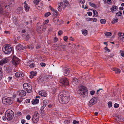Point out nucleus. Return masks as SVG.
Here are the masks:
<instances>
[{
  "mask_svg": "<svg viewBox=\"0 0 124 124\" xmlns=\"http://www.w3.org/2000/svg\"><path fill=\"white\" fill-rule=\"evenodd\" d=\"M88 93V90L84 86L79 88L78 93L79 95L81 96L82 98L87 95Z\"/></svg>",
  "mask_w": 124,
  "mask_h": 124,
  "instance_id": "f257e3e1",
  "label": "nucleus"
},
{
  "mask_svg": "<svg viewBox=\"0 0 124 124\" xmlns=\"http://www.w3.org/2000/svg\"><path fill=\"white\" fill-rule=\"evenodd\" d=\"M2 102L5 104L7 105L11 104L13 102L11 98L7 97H5L2 98Z\"/></svg>",
  "mask_w": 124,
  "mask_h": 124,
  "instance_id": "f03ea898",
  "label": "nucleus"
},
{
  "mask_svg": "<svg viewBox=\"0 0 124 124\" xmlns=\"http://www.w3.org/2000/svg\"><path fill=\"white\" fill-rule=\"evenodd\" d=\"M7 116L6 118L8 120H11L14 116V113L11 110H8L7 111L6 113V115Z\"/></svg>",
  "mask_w": 124,
  "mask_h": 124,
  "instance_id": "7ed1b4c3",
  "label": "nucleus"
},
{
  "mask_svg": "<svg viewBox=\"0 0 124 124\" xmlns=\"http://www.w3.org/2000/svg\"><path fill=\"white\" fill-rule=\"evenodd\" d=\"M23 86L24 90L26 91L27 93H29L31 92L32 89L30 84L28 83H25L23 84Z\"/></svg>",
  "mask_w": 124,
  "mask_h": 124,
  "instance_id": "20e7f679",
  "label": "nucleus"
},
{
  "mask_svg": "<svg viewBox=\"0 0 124 124\" xmlns=\"http://www.w3.org/2000/svg\"><path fill=\"white\" fill-rule=\"evenodd\" d=\"M12 5V3H9L8 5H4V4H3L1 6V5L0 4V14L2 15H4V13H5V12L4 11H3L2 8V7H4L5 6V8H6V9H8V8H7L8 7L9 8L11 7Z\"/></svg>",
  "mask_w": 124,
  "mask_h": 124,
  "instance_id": "39448f33",
  "label": "nucleus"
},
{
  "mask_svg": "<svg viewBox=\"0 0 124 124\" xmlns=\"http://www.w3.org/2000/svg\"><path fill=\"white\" fill-rule=\"evenodd\" d=\"M60 82L61 84V85L63 86H65L69 85V81L66 78L61 79L60 81Z\"/></svg>",
  "mask_w": 124,
  "mask_h": 124,
  "instance_id": "423d86ee",
  "label": "nucleus"
},
{
  "mask_svg": "<svg viewBox=\"0 0 124 124\" xmlns=\"http://www.w3.org/2000/svg\"><path fill=\"white\" fill-rule=\"evenodd\" d=\"M4 48H2L3 51L6 54H9L12 51V48L10 46H6Z\"/></svg>",
  "mask_w": 124,
  "mask_h": 124,
  "instance_id": "0eeeda50",
  "label": "nucleus"
},
{
  "mask_svg": "<svg viewBox=\"0 0 124 124\" xmlns=\"http://www.w3.org/2000/svg\"><path fill=\"white\" fill-rule=\"evenodd\" d=\"M69 96H65L59 98V100L60 103L62 104L67 103L69 101Z\"/></svg>",
  "mask_w": 124,
  "mask_h": 124,
  "instance_id": "6e6552de",
  "label": "nucleus"
},
{
  "mask_svg": "<svg viewBox=\"0 0 124 124\" xmlns=\"http://www.w3.org/2000/svg\"><path fill=\"white\" fill-rule=\"evenodd\" d=\"M39 117L38 112L37 111L35 112L32 118L33 122L35 123H37L39 120Z\"/></svg>",
  "mask_w": 124,
  "mask_h": 124,
  "instance_id": "1a4fd4ad",
  "label": "nucleus"
},
{
  "mask_svg": "<svg viewBox=\"0 0 124 124\" xmlns=\"http://www.w3.org/2000/svg\"><path fill=\"white\" fill-rule=\"evenodd\" d=\"M98 98L97 97H93L90 101L89 103V105L91 107L96 103L98 101Z\"/></svg>",
  "mask_w": 124,
  "mask_h": 124,
  "instance_id": "9d476101",
  "label": "nucleus"
},
{
  "mask_svg": "<svg viewBox=\"0 0 124 124\" xmlns=\"http://www.w3.org/2000/svg\"><path fill=\"white\" fill-rule=\"evenodd\" d=\"M12 62L14 65L16 66L20 62L19 59L15 56L14 55L12 60Z\"/></svg>",
  "mask_w": 124,
  "mask_h": 124,
  "instance_id": "9b49d317",
  "label": "nucleus"
},
{
  "mask_svg": "<svg viewBox=\"0 0 124 124\" xmlns=\"http://www.w3.org/2000/svg\"><path fill=\"white\" fill-rule=\"evenodd\" d=\"M60 95L59 96V98H61L65 96H69L68 95V92L67 91H63L60 93Z\"/></svg>",
  "mask_w": 124,
  "mask_h": 124,
  "instance_id": "f8f14e48",
  "label": "nucleus"
},
{
  "mask_svg": "<svg viewBox=\"0 0 124 124\" xmlns=\"http://www.w3.org/2000/svg\"><path fill=\"white\" fill-rule=\"evenodd\" d=\"M19 95L21 97L25 96L26 94V92L23 90H20L18 92Z\"/></svg>",
  "mask_w": 124,
  "mask_h": 124,
  "instance_id": "ddd939ff",
  "label": "nucleus"
},
{
  "mask_svg": "<svg viewBox=\"0 0 124 124\" xmlns=\"http://www.w3.org/2000/svg\"><path fill=\"white\" fill-rule=\"evenodd\" d=\"M112 70L115 71V73L117 74H118L121 72V70L119 69L116 68H112L111 69Z\"/></svg>",
  "mask_w": 124,
  "mask_h": 124,
  "instance_id": "4468645a",
  "label": "nucleus"
},
{
  "mask_svg": "<svg viewBox=\"0 0 124 124\" xmlns=\"http://www.w3.org/2000/svg\"><path fill=\"white\" fill-rule=\"evenodd\" d=\"M78 83V80L77 78H73L72 83L73 85H75L77 84Z\"/></svg>",
  "mask_w": 124,
  "mask_h": 124,
  "instance_id": "2eb2a0df",
  "label": "nucleus"
},
{
  "mask_svg": "<svg viewBox=\"0 0 124 124\" xmlns=\"http://www.w3.org/2000/svg\"><path fill=\"white\" fill-rule=\"evenodd\" d=\"M39 94L41 96L46 97L47 94L46 92L44 91H41L39 92Z\"/></svg>",
  "mask_w": 124,
  "mask_h": 124,
  "instance_id": "dca6fc26",
  "label": "nucleus"
},
{
  "mask_svg": "<svg viewBox=\"0 0 124 124\" xmlns=\"http://www.w3.org/2000/svg\"><path fill=\"white\" fill-rule=\"evenodd\" d=\"M25 48V47H23V46L20 44H19L18 45H17L16 47V49L19 50H23Z\"/></svg>",
  "mask_w": 124,
  "mask_h": 124,
  "instance_id": "f3484780",
  "label": "nucleus"
},
{
  "mask_svg": "<svg viewBox=\"0 0 124 124\" xmlns=\"http://www.w3.org/2000/svg\"><path fill=\"white\" fill-rule=\"evenodd\" d=\"M15 76L17 77H23L24 75L22 73L18 72L15 73Z\"/></svg>",
  "mask_w": 124,
  "mask_h": 124,
  "instance_id": "a211bd4d",
  "label": "nucleus"
},
{
  "mask_svg": "<svg viewBox=\"0 0 124 124\" xmlns=\"http://www.w3.org/2000/svg\"><path fill=\"white\" fill-rule=\"evenodd\" d=\"M8 62V60L6 59H2L0 62V65H2L3 64L6 63Z\"/></svg>",
  "mask_w": 124,
  "mask_h": 124,
  "instance_id": "6ab92c4d",
  "label": "nucleus"
},
{
  "mask_svg": "<svg viewBox=\"0 0 124 124\" xmlns=\"http://www.w3.org/2000/svg\"><path fill=\"white\" fill-rule=\"evenodd\" d=\"M37 30L38 33H40L42 32L43 31V27L42 26L38 27L37 28Z\"/></svg>",
  "mask_w": 124,
  "mask_h": 124,
  "instance_id": "aec40b11",
  "label": "nucleus"
},
{
  "mask_svg": "<svg viewBox=\"0 0 124 124\" xmlns=\"http://www.w3.org/2000/svg\"><path fill=\"white\" fill-rule=\"evenodd\" d=\"M37 74L36 71H31V75H30V77L31 78H32L34 76H36Z\"/></svg>",
  "mask_w": 124,
  "mask_h": 124,
  "instance_id": "412c9836",
  "label": "nucleus"
},
{
  "mask_svg": "<svg viewBox=\"0 0 124 124\" xmlns=\"http://www.w3.org/2000/svg\"><path fill=\"white\" fill-rule=\"evenodd\" d=\"M45 77V79L48 81L52 79L53 77L52 75H47Z\"/></svg>",
  "mask_w": 124,
  "mask_h": 124,
  "instance_id": "4be33fe9",
  "label": "nucleus"
},
{
  "mask_svg": "<svg viewBox=\"0 0 124 124\" xmlns=\"http://www.w3.org/2000/svg\"><path fill=\"white\" fill-rule=\"evenodd\" d=\"M53 21L55 24H58L60 23L59 19L56 17H54V18Z\"/></svg>",
  "mask_w": 124,
  "mask_h": 124,
  "instance_id": "5701e85b",
  "label": "nucleus"
},
{
  "mask_svg": "<svg viewBox=\"0 0 124 124\" xmlns=\"http://www.w3.org/2000/svg\"><path fill=\"white\" fill-rule=\"evenodd\" d=\"M70 71L68 69H66L64 70V73L65 74L64 75L65 76L68 75L69 74Z\"/></svg>",
  "mask_w": 124,
  "mask_h": 124,
  "instance_id": "b1692460",
  "label": "nucleus"
},
{
  "mask_svg": "<svg viewBox=\"0 0 124 124\" xmlns=\"http://www.w3.org/2000/svg\"><path fill=\"white\" fill-rule=\"evenodd\" d=\"M59 6L58 7V10L59 11H60L61 10V6L63 5V3L60 2L58 3Z\"/></svg>",
  "mask_w": 124,
  "mask_h": 124,
  "instance_id": "393cba45",
  "label": "nucleus"
},
{
  "mask_svg": "<svg viewBox=\"0 0 124 124\" xmlns=\"http://www.w3.org/2000/svg\"><path fill=\"white\" fill-rule=\"evenodd\" d=\"M64 2V7H63V8H65V6H68L69 4V3L68 1L67 0H63Z\"/></svg>",
  "mask_w": 124,
  "mask_h": 124,
  "instance_id": "a878e982",
  "label": "nucleus"
},
{
  "mask_svg": "<svg viewBox=\"0 0 124 124\" xmlns=\"http://www.w3.org/2000/svg\"><path fill=\"white\" fill-rule=\"evenodd\" d=\"M103 90L102 88L98 90L97 92V94H101L102 93Z\"/></svg>",
  "mask_w": 124,
  "mask_h": 124,
  "instance_id": "bb28decb",
  "label": "nucleus"
},
{
  "mask_svg": "<svg viewBox=\"0 0 124 124\" xmlns=\"http://www.w3.org/2000/svg\"><path fill=\"white\" fill-rule=\"evenodd\" d=\"M45 79V77H42L40 78L39 79V82L40 83H43Z\"/></svg>",
  "mask_w": 124,
  "mask_h": 124,
  "instance_id": "cd10ccee",
  "label": "nucleus"
},
{
  "mask_svg": "<svg viewBox=\"0 0 124 124\" xmlns=\"http://www.w3.org/2000/svg\"><path fill=\"white\" fill-rule=\"evenodd\" d=\"M118 35L120 37V38L122 39H123L124 38V34L123 33H122L120 32L118 33Z\"/></svg>",
  "mask_w": 124,
  "mask_h": 124,
  "instance_id": "c85d7f7f",
  "label": "nucleus"
},
{
  "mask_svg": "<svg viewBox=\"0 0 124 124\" xmlns=\"http://www.w3.org/2000/svg\"><path fill=\"white\" fill-rule=\"evenodd\" d=\"M118 18H114L112 22V23L114 24L117 22L118 21Z\"/></svg>",
  "mask_w": 124,
  "mask_h": 124,
  "instance_id": "c756f323",
  "label": "nucleus"
},
{
  "mask_svg": "<svg viewBox=\"0 0 124 124\" xmlns=\"http://www.w3.org/2000/svg\"><path fill=\"white\" fill-rule=\"evenodd\" d=\"M39 102V100L38 99H36L34 101H32V104H37Z\"/></svg>",
  "mask_w": 124,
  "mask_h": 124,
  "instance_id": "7c9ffc66",
  "label": "nucleus"
},
{
  "mask_svg": "<svg viewBox=\"0 0 124 124\" xmlns=\"http://www.w3.org/2000/svg\"><path fill=\"white\" fill-rule=\"evenodd\" d=\"M89 4L90 6L93 7L94 8H97V6L95 4L93 3L90 2Z\"/></svg>",
  "mask_w": 124,
  "mask_h": 124,
  "instance_id": "2f4dec72",
  "label": "nucleus"
},
{
  "mask_svg": "<svg viewBox=\"0 0 124 124\" xmlns=\"http://www.w3.org/2000/svg\"><path fill=\"white\" fill-rule=\"evenodd\" d=\"M82 33L85 36H86L87 34V30H82Z\"/></svg>",
  "mask_w": 124,
  "mask_h": 124,
  "instance_id": "473e14b6",
  "label": "nucleus"
},
{
  "mask_svg": "<svg viewBox=\"0 0 124 124\" xmlns=\"http://www.w3.org/2000/svg\"><path fill=\"white\" fill-rule=\"evenodd\" d=\"M46 107V105H43L41 107L40 110V112L41 113H42L44 112V109Z\"/></svg>",
  "mask_w": 124,
  "mask_h": 124,
  "instance_id": "72a5a7b5",
  "label": "nucleus"
},
{
  "mask_svg": "<svg viewBox=\"0 0 124 124\" xmlns=\"http://www.w3.org/2000/svg\"><path fill=\"white\" fill-rule=\"evenodd\" d=\"M24 8H25V10L26 11H29L30 7L27 4H26L25 5Z\"/></svg>",
  "mask_w": 124,
  "mask_h": 124,
  "instance_id": "f704fd0d",
  "label": "nucleus"
},
{
  "mask_svg": "<svg viewBox=\"0 0 124 124\" xmlns=\"http://www.w3.org/2000/svg\"><path fill=\"white\" fill-rule=\"evenodd\" d=\"M112 34L111 32H107L105 33V34L106 36H110Z\"/></svg>",
  "mask_w": 124,
  "mask_h": 124,
  "instance_id": "c9c22d12",
  "label": "nucleus"
},
{
  "mask_svg": "<svg viewBox=\"0 0 124 124\" xmlns=\"http://www.w3.org/2000/svg\"><path fill=\"white\" fill-rule=\"evenodd\" d=\"M27 48L31 49H33L34 48V46L33 45H27Z\"/></svg>",
  "mask_w": 124,
  "mask_h": 124,
  "instance_id": "e433bc0d",
  "label": "nucleus"
},
{
  "mask_svg": "<svg viewBox=\"0 0 124 124\" xmlns=\"http://www.w3.org/2000/svg\"><path fill=\"white\" fill-rule=\"evenodd\" d=\"M111 11L113 12V11H116V7L114 6H113L111 8Z\"/></svg>",
  "mask_w": 124,
  "mask_h": 124,
  "instance_id": "4c0bfd02",
  "label": "nucleus"
},
{
  "mask_svg": "<svg viewBox=\"0 0 124 124\" xmlns=\"http://www.w3.org/2000/svg\"><path fill=\"white\" fill-rule=\"evenodd\" d=\"M49 101L47 100H44L43 101V105H45L46 106L48 103Z\"/></svg>",
  "mask_w": 124,
  "mask_h": 124,
  "instance_id": "58836bf2",
  "label": "nucleus"
},
{
  "mask_svg": "<svg viewBox=\"0 0 124 124\" xmlns=\"http://www.w3.org/2000/svg\"><path fill=\"white\" fill-rule=\"evenodd\" d=\"M94 16H98V13L95 10H93Z\"/></svg>",
  "mask_w": 124,
  "mask_h": 124,
  "instance_id": "ea45409f",
  "label": "nucleus"
},
{
  "mask_svg": "<svg viewBox=\"0 0 124 124\" xmlns=\"http://www.w3.org/2000/svg\"><path fill=\"white\" fill-rule=\"evenodd\" d=\"M29 67L31 68H34L35 67V64L34 63H31L29 65Z\"/></svg>",
  "mask_w": 124,
  "mask_h": 124,
  "instance_id": "a19ab883",
  "label": "nucleus"
},
{
  "mask_svg": "<svg viewBox=\"0 0 124 124\" xmlns=\"http://www.w3.org/2000/svg\"><path fill=\"white\" fill-rule=\"evenodd\" d=\"M106 22V20L104 19H101L100 20V22L102 24H105Z\"/></svg>",
  "mask_w": 124,
  "mask_h": 124,
  "instance_id": "79ce46f5",
  "label": "nucleus"
},
{
  "mask_svg": "<svg viewBox=\"0 0 124 124\" xmlns=\"http://www.w3.org/2000/svg\"><path fill=\"white\" fill-rule=\"evenodd\" d=\"M40 0H36L34 1V3L36 4V5H37L38 4L39 2L40 1Z\"/></svg>",
  "mask_w": 124,
  "mask_h": 124,
  "instance_id": "37998d69",
  "label": "nucleus"
},
{
  "mask_svg": "<svg viewBox=\"0 0 124 124\" xmlns=\"http://www.w3.org/2000/svg\"><path fill=\"white\" fill-rule=\"evenodd\" d=\"M60 45H59L58 44H55L54 46V47H56V49H59V47L60 46Z\"/></svg>",
  "mask_w": 124,
  "mask_h": 124,
  "instance_id": "c03bdc74",
  "label": "nucleus"
},
{
  "mask_svg": "<svg viewBox=\"0 0 124 124\" xmlns=\"http://www.w3.org/2000/svg\"><path fill=\"white\" fill-rule=\"evenodd\" d=\"M51 15V13L50 12H48L46 13L45 14V16L46 17H47L48 16Z\"/></svg>",
  "mask_w": 124,
  "mask_h": 124,
  "instance_id": "a18cd8bd",
  "label": "nucleus"
},
{
  "mask_svg": "<svg viewBox=\"0 0 124 124\" xmlns=\"http://www.w3.org/2000/svg\"><path fill=\"white\" fill-rule=\"evenodd\" d=\"M120 116H116L115 120L117 121H119Z\"/></svg>",
  "mask_w": 124,
  "mask_h": 124,
  "instance_id": "49530a36",
  "label": "nucleus"
},
{
  "mask_svg": "<svg viewBox=\"0 0 124 124\" xmlns=\"http://www.w3.org/2000/svg\"><path fill=\"white\" fill-rule=\"evenodd\" d=\"M108 104L109 108L111 107L112 106V103L110 101L108 102Z\"/></svg>",
  "mask_w": 124,
  "mask_h": 124,
  "instance_id": "de8ad7c7",
  "label": "nucleus"
},
{
  "mask_svg": "<svg viewBox=\"0 0 124 124\" xmlns=\"http://www.w3.org/2000/svg\"><path fill=\"white\" fill-rule=\"evenodd\" d=\"M22 10V8L21 7H19L17 9V12L18 13H20V12Z\"/></svg>",
  "mask_w": 124,
  "mask_h": 124,
  "instance_id": "09e8293b",
  "label": "nucleus"
},
{
  "mask_svg": "<svg viewBox=\"0 0 124 124\" xmlns=\"http://www.w3.org/2000/svg\"><path fill=\"white\" fill-rule=\"evenodd\" d=\"M53 12H53V15L55 17L57 16V12L55 11V10Z\"/></svg>",
  "mask_w": 124,
  "mask_h": 124,
  "instance_id": "8fccbe9b",
  "label": "nucleus"
},
{
  "mask_svg": "<svg viewBox=\"0 0 124 124\" xmlns=\"http://www.w3.org/2000/svg\"><path fill=\"white\" fill-rule=\"evenodd\" d=\"M122 14V13L120 11H119L116 13V14L118 16H121V15Z\"/></svg>",
  "mask_w": 124,
  "mask_h": 124,
  "instance_id": "3c124183",
  "label": "nucleus"
},
{
  "mask_svg": "<svg viewBox=\"0 0 124 124\" xmlns=\"http://www.w3.org/2000/svg\"><path fill=\"white\" fill-rule=\"evenodd\" d=\"M79 123V122L78 121H76L75 120H73V122L72 123L73 124H78Z\"/></svg>",
  "mask_w": 124,
  "mask_h": 124,
  "instance_id": "603ef678",
  "label": "nucleus"
},
{
  "mask_svg": "<svg viewBox=\"0 0 124 124\" xmlns=\"http://www.w3.org/2000/svg\"><path fill=\"white\" fill-rule=\"evenodd\" d=\"M31 118V117L29 115H28L26 117V118L28 120H30V119Z\"/></svg>",
  "mask_w": 124,
  "mask_h": 124,
  "instance_id": "864d4df0",
  "label": "nucleus"
},
{
  "mask_svg": "<svg viewBox=\"0 0 124 124\" xmlns=\"http://www.w3.org/2000/svg\"><path fill=\"white\" fill-rule=\"evenodd\" d=\"M119 106V104L115 103L114 105V107L115 108H116L118 107Z\"/></svg>",
  "mask_w": 124,
  "mask_h": 124,
  "instance_id": "5fc2aeb1",
  "label": "nucleus"
},
{
  "mask_svg": "<svg viewBox=\"0 0 124 124\" xmlns=\"http://www.w3.org/2000/svg\"><path fill=\"white\" fill-rule=\"evenodd\" d=\"M95 93V91L93 90L92 91L90 92V94L92 95H93Z\"/></svg>",
  "mask_w": 124,
  "mask_h": 124,
  "instance_id": "6e6d98bb",
  "label": "nucleus"
},
{
  "mask_svg": "<svg viewBox=\"0 0 124 124\" xmlns=\"http://www.w3.org/2000/svg\"><path fill=\"white\" fill-rule=\"evenodd\" d=\"M62 33L63 32L62 31L60 30L58 32V35L59 36L61 35Z\"/></svg>",
  "mask_w": 124,
  "mask_h": 124,
  "instance_id": "4d7b16f0",
  "label": "nucleus"
},
{
  "mask_svg": "<svg viewBox=\"0 0 124 124\" xmlns=\"http://www.w3.org/2000/svg\"><path fill=\"white\" fill-rule=\"evenodd\" d=\"M104 49L106 51H107L108 52H109L110 50L106 46L104 48Z\"/></svg>",
  "mask_w": 124,
  "mask_h": 124,
  "instance_id": "13d9d810",
  "label": "nucleus"
},
{
  "mask_svg": "<svg viewBox=\"0 0 124 124\" xmlns=\"http://www.w3.org/2000/svg\"><path fill=\"white\" fill-rule=\"evenodd\" d=\"M64 40L65 41H66V40L68 39V37L66 36H65L63 37Z\"/></svg>",
  "mask_w": 124,
  "mask_h": 124,
  "instance_id": "bf43d9fd",
  "label": "nucleus"
},
{
  "mask_svg": "<svg viewBox=\"0 0 124 124\" xmlns=\"http://www.w3.org/2000/svg\"><path fill=\"white\" fill-rule=\"evenodd\" d=\"M40 65L42 67L45 66L46 65V64L44 63L41 62L40 63Z\"/></svg>",
  "mask_w": 124,
  "mask_h": 124,
  "instance_id": "052dcab7",
  "label": "nucleus"
},
{
  "mask_svg": "<svg viewBox=\"0 0 124 124\" xmlns=\"http://www.w3.org/2000/svg\"><path fill=\"white\" fill-rule=\"evenodd\" d=\"M124 121V118L120 116L119 121L122 122Z\"/></svg>",
  "mask_w": 124,
  "mask_h": 124,
  "instance_id": "680f3d73",
  "label": "nucleus"
},
{
  "mask_svg": "<svg viewBox=\"0 0 124 124\" xmlns=\"http://www.w3.org/2000/svg\"><path fill=\"white\" fill-rule=\"evenodd\" d=\"M119 53L120 54H124V51L121 50L120 51Z\"/></svg>",
  "mask_w": 124,
  "mask_h": 124,
  "instance_id": "e2e57ef3",
  "label": "nucleus"
},
{
  "mask_svg": "<svg viewBox=\"0 0 124 124\" xmlns=\"http://www.w3.org/2000/svg\"><path fill=\"white\" fill-rule=\"evenodd\" d=\"M3 75V74L2 73V72H0V80L1 79Z\"/></svg>",
  "mask_w": 124,
  "mask_h": 124,
  "instance_id": "0e129e2a",
  "label": "nucleus"
},
{
  "mask_svg": "<svg viewBox=\"0 0 124 124\" xmlns=\"http://www.w3.org/2000/svg\"><path fill=\"white\" fill-rule=\"evenodd\" d=\"M88 15L89 16H91L92 15V13L91 12H87Z\"/></svg>",
  "mask_w": 124,
  "mask_h": 124,
  "instance_id": "69168bd1",
  "label": "nucleus"
},
{
  "mask_svg": "<svg viewBox=\"0 0 124 124\" xmlns=\"http://www.w3.org/2000/svg\"><path fill=\"white\" fill-rule=\"evenodd\" d=\"M20 100L19 98L17 99V101L19 103L21 102L22 101V100L20 98Z\"/></svg>",
  "mask_w": 124,
  "mask_h": 124,
  "instance_id": "338daca9",
  "label": "nucleus"
},
{
  "mask_svg": "<svg viewBox=\"0 0 124 124\" xmlns=\"http://www.w3.org/2000/svg\"><path fill=\"white\" fill-rule=\"evenodd\" d=\"M21 122L22 124H24L25 123V120L24 119H23L22 120Z\"/></svg>",
  "mask_w": 124,
  "mask_h": 124,
  "instance_id": "774afa93",
  "label": "nucleus"
}]
</instances>
